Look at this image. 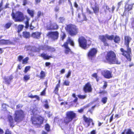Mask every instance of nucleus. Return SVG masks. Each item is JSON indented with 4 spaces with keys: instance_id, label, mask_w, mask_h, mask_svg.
<instances>
[{
    "instance_id": "1",
    "label": "nucleus",
    "mask_w": 134,
    "mask_h": 134,
    "mask_svg": "<svg viewBox=\"0 0 134 134\" xmlns=\"http://www.w3.org/2000/svg\"><path fill=\"white\" fill-rule=\"evenodd\" d=\"M132 38L129 35H125L124 36V43L126 46L127 50H125L123 48H121L120 50L122 53L121 54L127 60L131 62L132 60L131 49L129 47V43L132 40Z\"/></svg>"
},
{
    "instance_id": "2",
    "label": "nucleus",
    "mask_w": 134,
    "mask_h": 134,
    "mask_svg": "<svg viewBox=\"0 0 134 134\" xmlns=\"http://www.w3.org/2000/svg\"><path fill=\"white\" fill-rule=\"evenodd\" d=\"M103 61L110 64H120L121 63V61L116 57L115 53L111 50L107 52L105 56V59H103Z\"/></svg>"
},
{
    "instance_id": "3",
    "label": "nucleus",
    "mask_w": 134,
    "mask_h": 134,
    "mask_svg": "<svg viewBox=\"0 0 134 134\" xmlns=\"http://www.w3.org/2000/svg\"><path fill=\"white\" fill-rule=\"evenodd\" d=\"M106 38L110 40H114L115 43H119L120 42V37L118 35H116L114 37L113 35H109L106 34L105 35H100L99 36L98 39L103 43L104 45L105 46H109V44L107 42Z\"/></svg>"
},
{
    "instance_id": "4",
    "label": "nucleus",
    "mask_w": 134,
    "mask_h": 134,
    "mask_svg": "<svg viewBox=\"0 0 134 134\" xmlns=\"http://www.w3.org/2000/svg\"><path fill=\"white\" fill-rule=\"evenodd\" d=\"M79 46L82 48L86 50L91 44L92 41L90 40H87L83 36H79L78 39Z\"/></svg>"
},
{
    "instance_id": "5",
    "label": "nucleus",
    "mask_w": 134,
    "mask_h": 134,
    "mask_svg": "<svg viewBox=\"0 0 134 134\" xmlns=\"http://www.w3.org/2000/svg\"><path fill=\"white\" fill-rule=\"evenodd\" d=\"M65 29L71 36L76 35L79 32V29L75 25L72 24L67 25L65 27Z\"/></svg>"
},
{
    "instance_id": "6",
    "label": "nucleus",
    "mask_w": 134,
    "mask_h": 134,
    "mask_svg": "<svg viewBox=\"0 0 134 134\" xmlns=\"http://www.w3.org/2000/svg\"><path fill=\"white\" fill-rule=\"evenodd\" d=\"M44 120V117L41 115L38 116H32L31 118L32 124L37 128L41 127Z\"/></svg>"
},
{
    "instance_id": "7",
    "label": "nucleus",
    "mask_w": 134,
    "mask_h": 134,
    "mask_svg": "<svg viewBox=\"0 0 134 134\" xmlns=\"http://www.w3.org/2000/svg\"><path fill=\"white\" fill-rule=\"evenodd\" d=\"M69 44L72 47L74 46V43L73 41L70 37H68L66 41L61 46L62 47L65 48L64 52L66 54H69V53H72V51L69 46Z\"/></svg>"
},
{
    "instance_id": "8",
    "label": "nucleus",
    "mask_w": 134,
    "mask_h": 134,
    "mask_svg": "<svg viewBox=\"0 0 134 134\" xmlns=\"http://www.w3.org/2000/svg\"><path fill=\"white\" fill-rule=\"evenodd\" d=\"M25 114L21 109L16 110L14 114V120L16 122H19L24 120L25 118Z\"/></svg>"
},
{
    "instance_id": "9",
    "label": "nucleus",
    "mask_w": 134,
    "mask_h": 134,
    "mask_svg": "<svg viewBox=\"0 0 134 134\" xmlns=\"http://www.w3.org/2000/svg\"><path fill=\"white\" fill-rule=\"evenodd\" d=\"M12 18L16 22H21L24 21L25 18L23 13L19 11H17L15 13L13 12L11 14Z\"/></svg>"
},
{
    "instance_id": "10",
    "label": "nucleus",
    "mask_w": 134,
    "mask_h": 134,
    "mask_svg": "<svg viewBox=\"0 0 134 134\" xmlns=\"http://www.w3.org/2000/svg\"><path fill=\"white\" fill-rule=\"evenodd\" d=\"M97 52V50L96 48H90L87 53L88 58L92 60H93L96 57Z\"/></svg>"
},
{
    "instance_id": "11",
    "label": "nucleus",
    "mask_w": 134,
    "mask_h": 134,
    "mask_svg": "<svg viewBox=\"0 0 134 134\" xmlns=\"http://www.w3.org/2000/svg\"><path fill=\"white\" fill-rule=\"evenodd\" d=\"M76 117V114L73 111H69L66 114V117L65 118L69 122Z\"/></svg>"
},
{
    "instance_id": "12",
    "label": "nucleus",
    "mask_w": 134,
    "mask_h": 134,
    "mask_svg": "<svg viewBox=\"0 0 134 134\" xmlns=\"http://www.w3.org/2000/svg\"><path fill=\"white\" fill-rule=\"evenodd\" d=\"M47 36L48 38H51L54 41L58 39L59 33L57 31H50L47 34Z\"/></svg>"
},
{
    "instance_id": "13",
    "label": "nucleus",
    "mask_w": 134,
    "mask_h": 134,
    "mask_svg": "<svg viewBox=\"0 0 134 134\" xmlns=\"http://www.w3.org/2000/svg\"><path fill=\"white\" fill-rule=\"evenodd\" d=\"M93 3H95L94 7H91L92 9L93 13L96 15H98L99 12V7L98 5L96 4L95 0H92L90 2V5L91 6L92 5Z\"/></svg>"
},
{
    "instance_id": "14",
    "label": "nucleus",
    "mask_w": 134,
    "mask_h": 134,
    "mask_svg": "<svg viewBox=\"0 0 134 134\" xmlns=\"http://www.w3.org/2000/svg\"><path fill=\"white\" fill-rule=\"evenodd\" d=\"M83 90L85 93H90L92 91V86L90 82H88L83 86Z\"/></svg>"
},
{
    "instance_id": "15",
    "label": "nucleus",
    "mask_w": 134,
    "mask_h": 134,
    "mask_svg": "<svg viewBox=\"0 0 134 134\" xmlns=\"http://www.w3.org/2000/svg\"><path fill=\"white\" fill-rule=\"evenodd\" d=\"M111 71L108 70H105L102 71V75L104 77L107 79H110L112 77L113 75L112 74Z\"/></svg>"
},
{
    "instance_id": "16",
    "label": "nucleus",
    "mask_w": 134,
    "mask_h": 134,
    "mask_svg": "<svg viewBox=\"0 0 134 134\" xmlns=\"http://www.w3.org/2000/svg\"><path fill=\"white\" fill-rule=\"evenodd\" d=\"M130 0L128 1L125 4L124 7V12H129L132 9L134 3H131Z\"/></svg>"
},
{
    "instance_id": "17",
    "label": "nucleus",
    "mask_w": 134,
    "mask_h": 134,
    "mask_svg": "<svg viewBox=\"0 0 134 134\" xmlns=\"http://www.w3.org/2000/svg\"><path fill=\"white\" fill-rule=\"evenodd\" d=\"M69 122L64 118L63 120L62 119L60 120L59 122V125L62 129L64 130L66 127V125H67Z\"/></svg>"
},
{
    "instance_id": "18",
    "label": "nucleus",
    "mask_w": 134,
    "mask_h": 134,
    "mask_svg": "<svg viewBox=\"0 0 134 134\" xmlns=\"http://www.w3.org/2000/svg\"><path fill=\"white\" fill-rule=\"evenodd\" d=\"M47 28L48 30H55L58 29L59 26L55 23H51L49 25L47 26Z\"/></svg>"
},
{
    "instance_id": "19",
    "label": "nucleus",
    "mask_w": 134,
    "mask_h": 134,
    "mask_svg": "<svg viewBox=\"0 0 134 134\" xmlns=\"http://www.w3.org/2000/svg\"><path fill=\"white\" fill-rule=\"evenodd\" d=\"M83 118L85 122L87 123V127L90 126L91 123H92V124L93 126L94 125V123L93 122V120L92 119L87 118L84 115H83Z\"/></svg>"
},
{
    "instance_id": "20",
    "label": "nucleus",
    "mask_w": 134,
    "mask_h": 134,
    "mask_svg": "<svg viewBox=\"0 0 134 134\" xmlns=\"http://www.w3.org/2000/svg\"><path fill=\"white\" fill-rule=\"evenodd\" d=\"M78 20L80 22H82L83 21H86L87 18L85 15L83 13H79L77 15Z\"/></svg>"
},
{
    "instance_id": "21",
    "label": "nucleus",
    "mask_w": 134,
    "mask_h": 134,
    "mask_svg": "<svg viewBox=\"0 0 134 134\" xmlns=\"http://www.w3.org/2000/svg\"><path fill=\"white\" fill-rule=\"evenodd\" d=\"M39 56L42 57L44 60H48L51 58H53L51 55H48L47 54L43 52L39 55Z\"/></svg>"
},
{
    "instance_id": "22",
    "label": "nucleus",
    "mask_w": 134,
    "mask_h": 134,
    "mask_svg": "<svg viewBox=\"0 0 134 134\" xmlns=\"http://www.w3.org/2000/svg\"><path fill=\"white\" fill-rule=\"evenodd\" d=\"M41 33L40 32L36 31L32 33L31 34V36L36 39H39L41 37Z\"/></svg>"
},
{
    "instance_id": "23",
    "label": "nucleus",
    "mask_w": 134,
    "mask_h": 134,
    "mask_svg": "<svg viewBox=\"0 0 134 134\" xmlns=\"http://www.w3.org/2000/svg\"><path fill=\"white\" fill-rule=\"evenodd\" d=\"M12 43V42L9 40L2 39L0 40V45L10 44Z\"/></svg>"
},
{
    "instance_id": "24",
    "label": "nucleus",
    "mask_w": 134,
    "mask_h": 134,
    "mask_svg": "<svg viewBox=\"0 0 134 134\" xmlns=\"http://www.w3.org/2000/svg\"><path fill=\"white\" fill-rule=\"evenodd\" d=\"M8 121L9 122L10 126L13 128L14 126V121L12 116L9 115L8 117Z\"/></svg>"
},
{
    "instance_id": "25",
    "label": "nucleus",
    "mask_w": 134,
    "mask_h": 134,
    "mask_svg": "<svg viewBox=\"0 0 134 134\" xmlns=\"http://www.w3.org/2000/svg\"><path fill=\"white\" fill-rule=\"evenodd\" d=\"M13 79V76L12 75H11L8 78L6 77H5L3 78L4 82L7 85H9L10 83V82L11 80Z\"/></svg>"
},
{
    "instance_id": "26",
    "label": "nucleus",
    "mask_w": 134,
    "mask_h": 134,
    "mask_svg": "<svg viewBox=\"0 0 134 134\" xmlns=\"http://www.w3.org/2000/svg\"><path fill=\"white\" fill-rule=\"evenodd\" d=\"M65 134H72L73 130L71 127H66L64 130Z\"/></svg>"
},
{
    "instance_id": "27",
    "label": "nucleus",
    "mask_w": 134,
    "mask_h": 134,
    "mask_svg": "<svg viewBox=\"0 0 134 134\" xmlns=\"http://www.w3.org/2000/svg\"><path fill=\"white\" fill-rule=\"evenodd\" d=\"M22 36L24 38H29L30 37L31 35L30 32L25 31L23 32Z\"/></svg>"
},
{
    "instance_id": "28",
    "label": "nucleus",
    "mask_w": 134,
    "mask_h": 134,
    "mask_svg": "<svg viewBox=\"0 0 134 134\" xmlns=\"http://www.w3.org/2000/svg\"><path fill=\"white\" fill-rule=\"evenodd\" d=\"M25 19H26V20L24 22V23L25 24V27L26 29H27L29 26V21L30 20V18L27 16L25 15Z\"/></svg>"
},
{
    "instance_id": "29",
    "label": "nucleus",
    "mask_w": 134,
    "mask_h": 134,
    "mask_svg": "<svg viewBox=\"0 0 134 134\" xmlns=\"http://www.w3.org/2000/svg\"><path fill=\"white\" fill-rule=\"evenodd\" d=\"M27 13L31 17L33 18L34 17L35 14L34 10H31L28 8L27 9Z\"/></svg>"
},
{
    "instance_id": "30",
    "label": "nucleus",
    "mask_w": 134,
    "mask_h": 134,
    "mask_svg": "<svg viewBox=\"0 0 134 134\" xmlns=\"http://www.w3.org/2000/svg\"><path fill=\"white\" fill-rule=\"evenodd\" d=\"M37 77H38L41 79H43L46 76V74L45 72L43 70H41L40 74V75H36Z\"/></svg>"
},
{
    "instance_id": "31",
    "label": "nucleus",
    "mask_w": 134,
    "mask_h": 134,
    "mask_svg": "<svg viewBox=\"0 0 134 134\" xmlns=\"http://www.w3.org/2000/svg\"><path fill=\"white\" fill-rule=\"evenodd\" d=\"M46 50L50 51L51 52H54L55 51V48L53 47L47 45Z\"/></svg>"
},
{
    "instance_id": "32",
    "label": "nucleus",
    "mask_w": 134,
    "mask_h": 134,
    "mask_svg": "<svg viewBox=\"0 0 134 134\" xmlns=\"http://www.w3.org/2000/svg\"><path fill=\"white\" fill-rule=\"evenodd\" d=\"M91 76L92 77H93L96 79V81L97 82H98L99 81L100 79V78L98 76L97 73H94Z\"/></svg>"
},
{
    "instance_id": "33",
    "label": "nucleus",
    "mask_w": 134,
    "mask_h": 134,
    "mask_svg": "<svg viewBox=\"0 0 134 134\" xmlns=\"http://www.w3.org/2000/svg\"><path fill=\"white\" fill-rule=\"evenodd\" d=\"M24 27V26L22 24L19 25L17 27V32L18 33H20L23 30Z\"/></svg>"
},
{
    "instance_id": "34",
    "label": "nucleus",
    "mask_w": 134,
    "mask_h": 134,
    "mask_svg": "<svg viewBox=\"0 0 134 134\" xmlns=\"http://www.w3.org/2000/svg\"><path fill=\"white\" fill-rule=\"evenodd\" d=\"M30 77L29 75H25L23 77V79L24 81L27 82L28 80L30 79Z\"/></svg>"
},
{
    "instance_id": "35",
    "label": "nucleus",
    "mask_w": 134,
    "mask_h": 134,
    "mask_svg": "<svg viewBox=\"0 0 134 134\" xmlns=\"http://www.w3.org/2000/svg\"><path fill=\"white\" fill-rule=\"evenodd\" d=\"M28 97L31 98H35L37 100L39 101L40 100V98L39 96L37 95L33 96L31 94L30 95H29Z\"/></svg>"
},
{
    "instance_id": "36",
    "label": "nucleus",
    "mask_w": 134,
    "mask_h": 134,
    "mask_svg": "<svg viewBox=\"0 0 134 134\" xmlns=\"http://www.w3.org/2000/svg\"><path fill=\"white\" fill-rule=\"evenodd\" d=\"M66 36V35L65 33L64 32H62L61 34L60 35V40L62 41H63L65 38Z\"/></svg>"
},
{
    "instance_id": "37",
    "label": "nucleus",
    "mask_w": 134,
    "mask_h": 134,
    "mask_svg": "<svg viewBox=\"0 0 134 134\" xmlns=\"http://www.w3.org/2000/svg\"><path fill=\"white\" fill-rule=\"evenodd\" d=\"M44 13L43 12H42L40 11H39L37 13V18L38 19L41 16H43Z\"/></svg>"
},
{
    "instance_id": "38",
    "label": "nucleus",
    "mask_w": 134,
    "mask_h": 134,
    "mask_svg": "<svg viewBox=\"0 0 134 134\" xmlns=\"http://www.w3.org/2000/svg\"><path fill=\"white\" fill-rule=\"evenodd\" d=\"M90 104H88L85 106H84L83 108H81L80 109L78 110V111L80 113H82L84 109L90 106Z\"/></svg>"
},
{
    "instance_id": "39",
    "label": "nucleus",
    "mask_w": 134,
    "mask_h": 134,
    "mask_svg": "<svg viewBox=\"0 0 134 134\" xmlns=\"http://www.w3.org/2000/svg\"><path fill=\"white\" fill-rule=\"evenodd\" d=\"M12 24V23L11 22L7 23L4 25V28L6 29H8L11 26Z\"/></svg>"
},
{
    "instance_id": "40",
    "label": "nucleus",
    "mask_w": 134,
    "mask_h": 134,
    "mask_svg": "<svg viewBox=\"0 0 134 134\" xmlns=\"http://www.w3.org/2000/svg\"><path fill=\"white\" fill-rule=\"evenodd\" d=\"M108 100V98L106 97H102L101 99V102L103 104H106Z\"/></svg>"
},
{
    "instance_id": "41",
    "label": "nucleus",
    "mask_w": 134,
    "mask_h": 134,
    "mask_svg": "<svg viewBox=\"0 0 134 134\" xmlns=\"http://www.w3.org/2000/svg\"><path fill=\"white\" fill-rule=\"evenodd\" d=\"M45 129L47 132H49L50 131V126L48 124H46L44 126Z\"/></svg>"
},
{
    "instance_id": "42",
    "label": "nucleus",
    "mask_w": 134,
    "mask_h": 134,
    "mask_svg": "<svg viewBox=\"0 0 134 134\" xmlns=\"http://www.w3.org/2000/svg\"><path fill=\"white\" fill-rule=\"evenodd\" d=\"M29 59V57H26L22 60L23 64H26L28 63V61Z\"/></svg>"
},
{
    "instance_id": "43",
    "label": "nucleus",
    "mask_w": 134,
    "mask_h": 134,
    "mask_svg": "<svg viewBox=\"0 0 134 134\" xmlns=\"http://www.w3.org/2000/svg\"><path fill=\"white\" fill-rule=\"evenodd\" d=\"M60 87V86L56 85L53 91V92L55 94H58V91L59 90V88Z\"/></svg>"
},
{
    "instance_id": "44",
    "label": "nucleus",
    "mask_w": 134,
    "mask_h": 134,
    "mask_svg": "<svg viewBox=\"0 0 134 134\" xmlns=\"http://www.w3.org/2000/svg\"><path fill=\"white\" fill-rule=\"evenodd\" d=\"M46 46L47 45H41L38 48L39 51H40L41 50H46Z\"/></svg>"
},
{
    "instance_id": "45",
    "label": "nucleus",
    "mask_w": 134,
    "mask_h": 134,
    "mask_svg": "<svg viewBox=\"0 0 134 134\" xmlns=\"http://www.w3.org/2000/svg\"><path fill=\"white\" fill-rule=\"evenodd\" d=\"M31 68V66H26L24 69V72L25 73H26L27 72L29 71Z\"/></svg>"
},
{
    "instance_id": "46",
    "label": "nucleus",
    "mask_w": 134,
    "mask_h": 134,
    "mask_svg": "<svg viewBox=\"0 0 134 134\" xmlns=\"http://www.w3.org/2000/svg\"><path fill=\"white\" fill-rule=\"evenodd\" d=\"M126 134H134V132L132 131L130 129H127V131L125 133Z\"/></svg>"
},
{
    "instance_id": "47",
    "label": "nucleus",
    "mask_w": 134,
    "mask_h": 134,
    "mask_svg": "<svg viewBox=\"0 0 134 134\" xmlns=\"http://www.w3.org/2000/svg\"><path fill=\"white\" fill-rule=\"evenodd\" d=\"M104 84L102 86V88L103 89H105L108 86L107 82L105 81H103Z\"/></svg>"
},
{
    "instance_id": "48",
    "label": "nucleus",
    "mask_w": 134,
    "mask_h": 134,
    "mask_svg": "<svg viewBox=\"0 0 134 134\" xmlns=\"http://www.w3.org/2000/svg\"><path fill=\"white\" fill-rule=\"evenodd\" d=\"M46 88H45L40 93V95L41 96H45L46 95Z\"/></svg>"
},
{
    "instance_id": "49",
    "label": "nucleus",
    "mask_w": 134,
    "mask_h": 134,
    "mask_svg": "<svg viewBox=\"0 0 134 134\" xmlns=\"http://www.w3.org/2000/svg\"><path fill=\"white\" fill-rule=\"evenodd\" d=\"M78 98L81 99H83L86 98V96L85 95H81L80 94L77 95Z\"/></svg>"
},
{
    "instance_id": "50",
    "label": "nucleus",
    "mask_w": 134,
    "mask_h": 134,
    "mask_svg": "<svg viewBox=\"0 0 134 134\" xmlns=\"http://www.w3.org/2000/svg\"><path fill=\"white\" fill-rule=\"evenodd\" d=\"M96 105H95L93 106L90 109H89L88 111V112H90L91 113H92L93 111L94 110V108L95 107Z\"/></svg>"
},
{
    "instance_id": "51",
    "label": "nucleus",
    "mask_w": 134,
    "mask_h": 134,
    "mask_svg": "<svg viewBox=\"0 0 134 134\" xmlns=\"http://www.w3.org/2000/svg\"><path fill=\"white\" fill-rule=\"evenodd\" d=\"M23 57L22 55H19L18 57V61L19 62H21L23 60Z\"/></svg>"
},
{
    "instance_id": "52",
    "label": "nucleus",
    "mask_w": 134,
    "mask_h": 134,
    "mask_svg": "<svg viewBox=\"0 0 134 134\" xmlns=\"http://www.w3.org/2000/svg\"><path fill=\"white\" fill-rule=\"evenodd\" d=\"M107 92L106 91L103 90L100 91L98 93L99 94H107Z\"/></svg>"
},
{
    "instance_id": "53",
    "label": "nucleus",
    "mask_w": 134,
    "mask_h": 134,
    "mask_svg": "<svg viewBox=\"0 0 134 134\" xmlns=\"http://www.w3.org/2000/svg\"><path fill=\"white\" fill-rule=\"evenodd\" d=\"M71 74V71L69 70L67 74L65 75V76L67 78H68L70 76Z\"/></svg>"
},
{
    "instance_id": "54",
    "label": "nucleus",
    "mask_w": 134,
    "mask_h": 134,
    "mask_svg": "<svg viewBox=\"0 0 134 134\" xmlns=\"http://www.w3.org/2000/svg\"><path fill=\"white\" fill-rule=\"evenodd\" d=\"M45 102H46V103L44 104V106L46 109H48L49 107V106L48 104L47 100H46Z\"/></svg>"
},
{
    "instance_id": "55",
    "label": "nucleus",
    "mask_w": 134,
    "mask_h": 134,
    "mask_svg": "<svg viewBox=\"0 0 134 134\" xmlns=\"http://www.w3.org/2000/svg\"><path fill=\"white\" fill-rule=\"evenodd\" d=\"M5 134H12V132L9 129H7L5 131Z\"/></svg>"
},
{
    "instance_id": "56",
    "label": "nucleus",
    "mask_w": 134,
    "mask_h": 134,
    "mask_svg": "<svg viewBox=\"0 0 134 134\" xmlns=\"http://www.w3.org/2000/svg\"><path fill=\"white\" fill-rule=\"evenodd\" d=\"M69 81H65L63 82V84L66 86H68L69 85Z\"/></svg>"
},
{
    "instance_id": "57",
    "label": "nucleus",
    "mask_w": 134,
    "mask_h": 134,
    "mask_svg": "<svg viewBox=\"0 0 134 134\" xmlns=\"http://www.w3.org/2000/svg\"><path fill=\"white\" fill-rule=\"evenodd\" d=\"M86 11L87 13H88L89 14H92L93 13V12H92L88 8H87Z\"/></svg>"
},
{
    "instance_id": "58",
    "label": "nucleus",
    "mask_w": 134,
    "mask_h": 134,
    "mask_svg": "<svg viewBox=\"0 0 134 134\" xmlns=\"http://www.w3.org/2000/svg\"><path fill=\"white\" fill-rule=\"evenodd\" d=\"M59 19L60 22L62 23L63 21L64 20V18L63 17H60L59 18Z\"/></svg>"
},
{
    "instance_id": "59",
    "label": "nucleus",
    "mask_w": 134,
    "mask_h": 134,
    "mask_svg": "<svg viewBox=\"0 0 134 134\" xmlns=\"http://www.w3.org/2000/svg\"><path fill=\"white\" fill-rule=\"evenodd\" d=\"M29 26L30 27V29L31 30H33L34 28H35V27L32 25V23L30 24Z\"/></svg>"
},
{
    "instance_id": "60",
    "label": "nucleus",
    "mask_w": 134,
    "mask_h": 134,
    "mask_svg": "<svg viewBox=\"0 0 134 134\" xmlns=\"http://www.w3.org/2000/svg\"><path fill=\"white\" fill-rule=\"evenodd\" d=\"M123 1H121L118 3V8H119L121 5H123Z\"/></svg>"
},
{
    "instance_id": "61",
    "label": "nucleus",
    "mask_w": 134,
    "mask_h": 134,
    "mask_svg": "<svg viewBox=\"0 0 134 134\" xmlns=\"http://www.w3.org/2000/svg\"><path fill=\"white\" fill-rule=\"evenodd\" d=\"M23 106L20 104H18L16 106V109H19L22 107Z\"/></svg>"
},
{
    "instance_id": "62",
    "label": "nucleus",
    "mask_w": 134,
    "mask_h": 134,
    "mask_svg": "<svg viewBox=\"0 0 134 134\" xmlns=\"http://www.w3.org/2000/svg\"><path fill=\"white\" fill-rule=\"evenodd\" d=\"M96 130H93L91 131L90 134H96Z\"/></svg>"
},
{
    "instance_id": "63",
    "label": "nucleus",
    "mask_w": 134,
    "mask_h": 134,
    "mask_svg": "<svg viewBox=\"0 0 134 134\" xmlns=\"http://www.w3.org/2000/svg\"><path fill=\"white\" fill-rule=\"evenodd\" d=\"M74 7L76 8H77L78 7V5L77 4V2L76 1L75 2H74Z\"/></svg>"
},
{
    "instance_id": "64",
    "label": "nucleus",
    "mask_w": 134,
    "mask_h": 134,
    "mask_svg": "<svg viewBox=\"0 0 134 134\" xmlns=\"http://www.w3.org/2000/svg\"><path fill=\"white\" fill-rule=\"evenodd\" d=\"M65 69H62L60 71V74H63L65 73Z\"/></svg>"
}]
</instances>
